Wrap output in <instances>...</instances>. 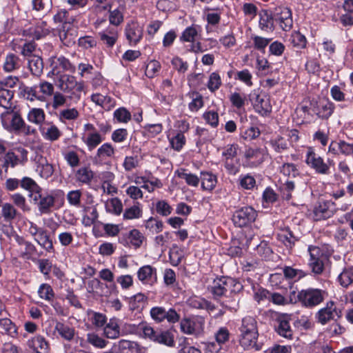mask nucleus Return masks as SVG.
Returning a JSON list of instances; mask_svg holds the SVG:
<instances>
[{"instance_id":"1","label":"nucleus","mask_w":353,"mask_h":353,"mask_svg":"<svg viewBox=\"0 0 353 353\" xmlns=\"http://www.w3.org/2000/svg\"><path fill=\"white\" fill-rule=\"evenodd\" d=\"M238 342L244 350L259 351L262 345L258 343L259 331L257 321L252 316H244L238 326Z\"/></svg>"},{"instance_id":"2","label":"nucleus","mask_w":353,"mask_h":353,"mask_svg":"<svg viewBox=\"0 0 353 353\" xmlns=\"http://www.w3.org/2000/svg\"><path fill=\"white\" fill-rule=\"evenodd\" d=\"M3 127L10 131L21 132L24 135L34 134L37 130L30 125H27L21 115L13 110H7L1 114Z\"/></svg>"},{"instance_id":"3","label":"nucleus","mask_w":353,"mask_h":353,"mask_svg":"<svg viewBox=\"0 0 353 353\" xmlns=\"http://www.w3.org/2000/svg\"><path fill=\"white\" fill-rule=\"evenodd\" d=\"M242 290L243 285L238 281L231 277L222 276L214 281L210 292L214 299H219L223 296H225L228 292L236 293L241 292Z\"/></svg>"},{"instance_id":"4","label":"nucleus","mask_w":353,"mask_h":353,"mask_svg":"<svg viewBox=\"0 0 353 353\" xmlns=\"http://www.w3.org/2000/svg\"><path fill=\"white\" fill-rule=\"evenodd\" d=\"M327 296V293L325 291L312 288L302 290L297 294L299 302L307 308H312L319 305Z\"/></svg>"},{"instance_id":"5","label":"nucleus","mask_w":353,"mask_h":353,"mask_svg":"<svg viewBox=\"0 0 353 353\" xmlns=\"http://www.w3.org/2000/svg\"><path fill=\"white\" fill-rule=\"evenodd\" d=\"M58 87L63 92L69 94L70 99H80V92L83 89V83L78 82L74 76L61 75L58 79Z\"/></svg>"},{"instance_id":"6","label":"nucleus","mask_w":353,"mask_h":353,"mask_svg":"<svg viewBox=\"0 0 353 353\" xmlns=\"http://www.w3.org/2000/svg\"><path fill=\"white\" fill-rule=\"evenodd\" d=\"M143 332L145 336L155 343L169 347H173L175 345L174 336L170 330H154L150 326H145L143 328Z\"/></svg>"},{"instance_id":"7","label":"nucleus","mask_w":353,"mask_h":353,"mask_svg":"<svg viewBox=\"0 0 353 353\" xmlns=\"http://www.w3.org/2000/svg\"><path fill=\"white\" fill-rule=\"evenodd\" d=\"M305 162L319 174L327 175L330 174V165L315 152L312 147L307 148Z\"/></svg>"},{"instance_id":"8","label":"nucleus","mask_w":353,"mask_h":353,"mask_svg":"<svg viewBox=\"0 0 353 353\" xmlns=\"http://www.w3.org/2000/svg\"><path fill=\"white\" fill-rule=\"evenodd\" d=\"M256 217L257 212L252 207L245 206L234 212L232 221L236 226L242 228L254 223Z\"/></svg>"},{"instance_id":"9","label":"nucleus","mask_w":353,"mask_h":353,"mask_svg":"<svg viewBox=\"0 0 353 353\" xmlns=\"http://www.w3.org/2000/svg\"><path fill=\"white\" fill-rule=\"evenodd\" d=\"M275 23L283 31H290L293 26V19L291 10L285 6L276 7L274 10Z\"/></svg>"},{"instance_id":"10","label":"nucleus","mask_w":353,"mask_h":353,"mask_svg":"<svg viewBox=\"0 0 353 353\" xmlns=\"http://www.w3.org/2000/svg\"><path fill=\"white\" fill-rule=\"evenodd\" d=\"M31 199L41 214L51 213L55 205V197L50 194H42L41 191L34 194Z\"/></svg>"},{"instance_id":"11","label":"nucleus","mask_w":353,"mask_h":353,"mask_svg":"<svg viewBox=\"0 0 353 353\" xmlns=\"http://www.w3.org/2000/svg\"><path fill=\"white\" fill-rule=\"evenodd\" d=\"M290 316L288 314H281L274 321V330L281 337L292 339L294 331L290 324Z\"/></svg>"},{"instance_id":"12","label":"nucleus","mask_w":353,"mask_h":353,"mask_svg":"<svg viewBox=\"0 0 353 353\" xmlns=\"http://www.w3.org/2000/svg\"><path fill=\"white\" fill-rule=\"evenodd\" d=\"M310 105L312 111L321 119H328L335 109L334 104L328 99H323L319 102L312 101Z\"/></svg>"},{"instance_id":"13","label":"nucleus","mask_w":353,"mask_h":353,"mask_svg":"<svg viewBox=\"0 0 353 353\" xmlns=\"http://www.w3.org/2000/svg\"><path fill=\"white\" fill-rule=\"evenodd\" d=\"M253 107L256 112L263 117H267L272 112V106L269 98L265 94L254 93L251 95Z\"/></svg>"},{"instance_id":"14","label":"nucleus","mask_w":353,"mask_h":353,"mask_svg":"<svg viewBox=\"0 0 353 353\" xmlns=\"http://www.w3.org/2000/svg\"><path fill=\"white\" fill-rule=\"evenodd\" d=\"M144 239L139 230L133 229L129 232L123 233L119 238V242L124 246L132 245L137 249L141 247Z\"/></svg>"},{"instance_id":"15","label":"nucleus","mask_w":353,"mask_h":353,"mask_svg":"<svg viewBox=\"0 0 353 353\" xmlns=\"http://www.w3.org/2000/svg\"><path fill=\"white\" fill-rule=\"evenodd\" d=\"M341 311L337 310L334 301H329L326 306L321 309L316 314L318 321L323 325L327 323L329 321L334 319L335 317H340Z\"/></svg>"},{"instance_id":"16","label":"nucleus","mask_w":353,"mask_h":353,"mask_svg":"<svg viewBox=\"0 0 353 353\" xmlns=\"http://www.w3.org/2000/svg\"><path fill=\"white\" fill-rule=\"evenodd\" d=\"M334 205L331 201L319 202L314 208L313 219L317 221L331 217L334 212Z\"/></svg>"},{"instance_id":"17","label":"nucleus","mask_w":353,"mask_h":353,"mask_svg":"<svg viewBox=\"0 0 353 353\" xmlns=\"http://www.w3.org/2000/svg\"><path fill=\"white\" fill-rule=\"evenodd\" d=\"M27 346L36 353H50V346L46 338L40 334L27 341Z\"/></svg>"},{"instance_id":"18","label":"nucleus","mask_w":353,"mask_h":353,"mask_svg":"<svg viewBox=\"0 0 353 353\" xmlns=\"http://www.w3.org/2000/svg\"><path fill=\"white\" fill-rule=\"evenodd\" d=\"M118 353H142L141 345L136 341L121 339L114 343Z\"/></svg>"},{"instance_id":"19","label":"nucleus","mask_w":353,"mask_h":353,"mask_svg":"<svg viewBox=\"0 0 353 353\" xmlns=\"http://www.w3.org/2000/svg\"><path fill=\"white\" fill-rule=\"evenodd\" d=\"M125 36L131 44L136 45L143 37V29L137 23L132 22L126 26Z\"/></svg>"},{"instance_id":"20","label":"nucleus","mask_w":353,"mask_h":353,"mask_svg":"<svg viewBox=\"0 0 353 353\" xmlns=\"http://www.w3.org/2000/svg\"><path fill=\"white\" fill-rule=\"evenodd\" d=\"M274 12L270 13L267 10H263L259 13V28L263 31L272 32L274 30Z\"/></svg>"},{"instance_id":"21","label":"nucleus","mask_w":353,"mask_h":353,"mask_svg":"<svg viewBox=\"0 0 353 353\" xmlns=\"http://www.w3.org/2000/svg\"><path fill=\"white\" fill-rule=\"evenodd\" d=\"M94 174L89 166L79 168L75 174V181L81 185H90L94 179Z\"/></svg>"},{"instance_id":"22","label":"nucleus","mask_w":353,"mask_h":353,"mask_svg":"<svg viewBox=\"0 0 353 353\" xmlns=\"http://www.w3.org/2000/svg\"><path fill=\"white\" fill-rule=\"evenodd\" d=\"M276 239L289 249H292L296 242L299 241V238L294 234L289 228L281 230L277 234Z\"/></svg>"},{"instance_id":"23","label":"nucleus","mask_w":353,"mask_h":353,"mask_svg":"<svg viewBox=\"0 0 353 353\" xmlns=\"http://www.w3.org/2000/svg\"><path fill=\"white\" fill-rule=\"evenodd\" d=\"M34 241L46 252H54L52 240L50 239L48 231L45 228L34 239Z\"/></svg>"},{"instance_id":"24","label":"nucleus","mask_w":353,"mask_h":353,"mask_svg":"<svg viewBox=\"0 0 353 353\" xmlns=\"http://www.w3.org/2000/svg\"><path fill=\"white\" fill-rule=\"evenodd\" d=\"M138 279L143 283L152 282L153 278L157 280V269L150 265L140 268L137 272Z\"/></svg>"},{"instance_id":"25","label":"nucleus","mask_w":353,"mask_h":353,"mask_svg":"<svg viewBox=\"0 0 353 353\" xmlns=\"http://www.w3.org/2000/svg\"><path fill=\"white\" fill-rule=\"evenodd\" d=\"M52 72L54 74H58L61 72L59 68H62L63 71H68L70 72H75V67L70 63L69 59H66L63 56L57 58V60L54 61L52 63Z\"/></svg>"},{"instance_id":"26","label":"nucleus","mask_w":353,"mask_h":353,"mask_svg":"<svg viewBox=\"0 0 353 353\" xmlns=\"http://www.w3.org/2000/svg\"><path fill=\"white\" fill-rule=\"evenodd\" d=\"M91 100L96 105L102 107L105 110L109 111L115 106V101L110 96H104L99 93L93 94Z\"/></svg>"},{"instance_id":"27","label":"nucleus","mask_w":353,"mask_h":353,"mask_svg":"<svg viewBox=\"0 0 353 353\" xmlns=\"http://www.w3.org/2000/svg\"><path fill=\"white\" fill-rule=\"evenodd\" d=\"M174 174L177 177L184 179L187 185L196 188L199 184L200 177L194 174L188 172L186 169L181 168L176 170Z\"/></svg>"},{"instance_id":"28","label":"nucleus","mask_w":353,"mask_h":353,"mask_svg":"<svg viewBox=\"0 0 353 353\" xmlns=\"http://www.w3.org/2000/svg\"><path fill=\"white\" fill-rule=\"evenodd\" d=\"M20 186L21 188L28 191V196L32 199L34 194L42 191L41 188L30 177L24 176L20 180Z\"/></svg>"},{"instance_id":"29","label":"nucleus","mask_w":353,"mask_h":353,"mask_svg":"<svg viewBox=\"0 0 353 353\" xmlns=\"http://www.w3.org/2000/svg\"><path fill=\"white\" fill-rule=\"evenodd\" d=\"M200 180L201 181V188L203 190H213L217 183V177L210 172H201Z\"/></svg>"},{"instance_id":"30","label":"nucleus","mask_w":353,"mask_h":353,"mask_svg":"<svg viewBox=\"0 0 353 353\" xmlns=\"http://www.w3.org/2000/svg\"><path fill=\"white\" fill-rule=\"evenodd\" d=\"M148 297L143 293H137L129 299V308L130 310H142L148 303Z\"/></svg>"},{"instance_id":"31","label":"nucleus","mask_w":353,"mask_h":353,"mask_svg":"<svg viewBox=\"0 0 353 353\" xmlns=\"http://www.w3.org/2000/svg\"><path fill=\"white\" fill-rule=\"evenodd\" d=\"M27 119L30 123L41 126L46 119V114L42 108H31L28 114Z\"/></svg>"},{"instance_id":"32","label":"nucleus","mask_w":353,"mask_h":353,"mask_svg":"<svg viewBox=\"0 0 353 353\" xmlns=\"http://www.w3.org/2000/svg\"><path fill=\"white\" fill-rule=\"evenodd\" d=\"M54 330L63 339L70 341L74 339L75 330L73 327L61 322H57Z\"/></svg>"},{"instance_id":"33","label":"nucleus","mask_w":353,"mask_h":353,"mask_svg":"<svg viewBox=\"0 0 353 353\" xmlns=\"http://www.w3.org/2000/svg\"><path fill=\"white\" fill-rule=\"evenodd\" d=\"M101 40L108 48H112L118 39L117 31L115 28H108L106 30L99 33Z\"/></svg>"},{"instance_id":"34","label":"nucleus","mask_w":353,"mask_h":353,"mask_svg":"<svg viewBox=\"0 0 353 353\" xmlns=\"http://www.w3.org/2000/svg\"><path fill=\"white\" fill-rule=\"evenodd\" d=\"M81 139L84 143L87 145L88 150L92 151L97 145H99L103 141V137L101 134L99 133L93 134H83Z\"/></svg>"},{"instance_id":"35","label":"nucleus","mask_w":353,"mask_h":353,"mask_svg":"<svg viewBox=\"0 0 353 353\" xmlns=\"http://www.w3.org/2000/svg\"><path fill=\"white\" fill-rule=\"evenodd\" d=\"M104 334L108 339H115L120 335V327L117 319H111L103 330Z\"/></svg>"},{"instance_id":"36","label":"nucleus","mask_w":353,"mask_h":353,"mask_svg":"<svg viewBox=\"0 0 353 353\" xmlns=\"http://www.w3.org/2000/svg\"><path fill=\"white\" fill-rule=\"evenodd\" d=\"M0 327L3 330V333L12 338H17L18 336V327L10 319H0Z\"/></svg>"},{"instance_id":"37","label":"nucleus","mask_w":353,"mask_h":353,"mask_svg":"<svg viewBox=\"0 0 353 353\" xmlns=\"http://www.w3.org/2000/svg\"><path fill=\"white\" fill-rule=\"evenodd\" d=\"M50 126L47 128H40L43 137L50 141H55L58 140L62 133L60 130L52 123H48Z\"/></svg>"},{"instance_id":"38","label":"nucleus","mask_w":353,"mask_h":353,"mask_svg":"<svg viewBox=\"0 0 353 353\" xmlns=\"http://www.w3.org/2000/svg\"><path fill=\"white\" fill-rule=\"evenodd\" d=\"M52 28H51L46 21H38L35 26L32 35L35 39H40L48 35Z\"/></svg>"},{"instance_id":"39","label":"nucleus","mask_w":353,"mask_h":353,"mask_svg":"<svg viewBox=\"0 0 353 353\" xmlns=\"http://www.w3.org/2000/svg\"><path fill=\"white\" fill-rule=\"evenodd\" d=\"M28 67L31 72L35 76H40L43 72V60L39 55L32 56L28 59Z\"/></svg>"},{"instance_id":"40","label":"nucleus","mask_w":353,"mask_h":353,"mask_svg":"<svg viewBox=\"0 0 353 353\" xmlns=\"http://www.w3.org/2000/svg\"><path fill=\"white\" fill-rule=\"evenodd\" d=\"M338 281L343 288H347L353 283V267L347 266L343 268L338 276Z\"/></svg>"},{"instance_id":"41","label":"nucleus","mask_w":353,"mask_h":353,"mask_svg":"<svg viewBox=\"0 0 353 353\" xmlns=\"http://www.w3.org/2000/svg\"><path fill=\"white\" fill-rule=\"evenodd\" d=\"M236 293H230V296L225 295V299L221 301V305L223 307L231 311L236 312L239 309V299Z\"/></svg>"},{"instance_id":"42","label":"nucleus","mask_w":353,"mask_h":353,"mask_svg":"<svg viewBox=\"0 0 353 353\" xmlns=\"http://www.w3.org/2000/svg\"><path fill=\"white\" fill-rule=\"evenodd\" d=\"M18 214L17 209L10 203H4L1 205V215L7 222H11Z\"/></svg>"},{"instance_id":"43","label":"nucleus","mask_w":353,"mask_h":353,"mask_svg":"<svg viewBox=\"0 0 353 353\" xmlns=\"http://www.w3.org/2000/svg\"><path fill=\"white\" fill-rule=\"evenodd\" d=\"M199 30H201V27L197 25H192L186 28L180 37L181 41L185 42H193L198 35Z\"/></svg>"},{"instance_id":"44","label":"nucleus","mask_w":353,"mask_h":353,"mask_svg":"<svg viewBox=\"0 0 353 353\" xmlns=\"http://www.w3.org/2000/svg\"><path fill=\"white\" fill-rule=\"evenodd\" d=\"M114 154V149L110 143H105L101 145L97 150L95 159L99 161L112 157Z\"/></svg>"},{"instance_id":"45","label":"nucleus","mask_w":353,"mask_h":353,"mask_svg":"<svg viewBox=\"0 0 353 353\" xmlns=\"http://www.w3.org/2000/svg\"><path fill=\"white\" fill-rule=\"evenodd\" d=\"M17 241L19 245H24L25 250L22 255L29 259L37 252L36 246L30 241H26L23 237L17 236Z\"/></svg>"},{"instance_id":"46","label":"nucleus","mask_w":353,"mask_h":353,"mask_svg":"<svg viewBox=\"0 0 353 353\" xmlns=\"http://www.w3.org/2000/svg\"><path fill=\"white\" fill-rule=\"evenodd\" d=\"M244 157L247 161H252L253 163H260L263 161L261 150L259 148H246Z\"/></svg>"},{"instance_id":"47","label":"nucleus","mask_w":353,"mask_h":353,"mask_svg":"<svg viewBox=\"0 0 353 353\" xmlns=\"http://www.w3.org/2000/svg\"><path fill=\"white\" fill-rule=\"evenodd\" d=\"M14 96V92L8 88L0 86V105L9 109L11 106V100Z\"/></svg>"},{"instance_id":"48","label":"nucleus","mask_w":353,"mask_h":353,"mask_svg":"<svg viewBox=\"0 0 353 353\" xmlns=\"http://www.w3.org/2000/svg\"><path fill=\"white\" fill-rule=\"evenodd\" d=\"M19 67L20 59L17 55L11 53L6 56L3 66L6 71L12 72Z\"/></svg>"},{"instance_id":"49","label":"nucleus","mask_w":353,"mask_h":353,"mask_svg":"<svg viewBox=\"0 0 353 353\" xmlns=\"http://www.w3.org/2000/svg\"><path fill=\"white\" fill-rule=\"evenodd\" d=\"M257 254L265 260H272L274 252L268 243L265 241H261L256 246Z\"/></svg>"},{"instance_id":"50","label":"nucleus","mask_w":353,"mask_h":353,"mask_svg":"<svg viewBox=\"0 0 353 353\" xmlns=\"http://www.w3.org/2000/svg\"><path fill=\"white\" fill-rule=\"evenodd\" d=\"M239 184L243 190H251L256 186V179L251 174H241L239 179Z\"/></svg>"},{"instance_id":"51","label":"nucleus","mask_w":353,"mask_h":353,"mask_svg":"<svg viewBox=\"0 0 353 353\" xmlns=\"http://www.w3.org/2000/svg\"><path fill=\"white\" fill-rule=\"evenodd\" d=\"M270 144L276 152H282L288 149V141L281 136H278L270 141Z\"/></svg>"},{"instance_id":"52","label":"nucleus","mask_w":353,"mask_h":353,"mask_svg":"<svg viewBox=\"0 0 353 353\" xmlns=\"http://www.w3.org/2000/svg\"><path fill=\"white\" fill-rule=\"evenodd\" d=\"M290 43L292 45L299 49H304L307 46V39L299 31L292 32L290 37Z\"/></svg>"},{"instance_id":"53","label":"nucleus","mask_w":353,"mask_h":353,"mask_svg":"<svg viewBox=\"0 0 353 353\" xmlns=\"http://www.w3.org/2000/svg\"><path fill=\"white\" fill-rule=\"evenodd\" d=\"M280 172L288 177H296L299 175L297 166L292 163H285L280 167Z\"/></svg>"},{"instance_id":"54","label":"nucleus","mask_w":353,"mask_h":353,"mask_svg":"<svg viewBox=\"0 0 353 353\" xmlns=\"http://www.w3.org/2000/svg\"><path fill=\"white\" fill-rule=\"evenodd\" d=\"M142 216V210L140 208V203H137L136 205H132L129 208H126L123 213V218L125 219H139Z\"/></svg>"},{"instance_id":"55","label":"nucleus","mask_w":353,"mask_h":353,"mask_svg":"<svg viewBox=\"0 0 353 353\" xmlns=\"http://www.w3.org/2000/svg\"><path fill=\"white\" fill-rule=\"evenodd\" d=\"M195 322L190 318H183L180 322V330L185 334H194L196 332Z\"/></svg>"},{"instance_id":"56","label":"nucleus","mask_w":353,"mask_h":353,"mask_svg":"<svg viewBox=\"0 0 353 353\" xmlns=\"http://www.w3.org/2000/svg\"><path fill=\"white\" fill-rule=\"evenodd\" d=\"M284 276L287 279L299 280L306 276V273L301 270L294 269L290 266L283 268Z\"/></svg>"},{"instance_id":"57","label":"nucleus","mask_w":353,"mask_h":353,"mask_svg":"<svg viewBox=\"0 0 353 353\" xmlns=\"http://www.w3.org/2000/svg\"><path fill=\"white\" fill-rule=\"evenodd\" d=\"M10 198L13 203L19 208H20L23 212H28L30 210V208L27 204L25 196L21 194H13L11 195Z\"/></svg>"},{"instance_id":"58","label":"nucleus","mask_w":353,"mask_h":353,"mask_svg":"<svg viewBox=\"0 0 353 353\" xmlns=\"http://www.w3.org/2000/svg\"><path fill=\"white\" fill-rule=\"evenodd\" d=\"M146 229L152 233H159L163 230V223L161 221H157L155 218L150 217L145 223Z\"/></svg>"},{"instance_id":"59","label":"nucleus","mask_w":353,"mask_h":353,"mask_svg":"<svg viewBox=\"0 0 353 353\" xmlns=\"http://www.w3.org/2000/svg\"><path fill=\"white\" fill-rule=\"evenodd\" d=\"M38 294L40 298L50 301L54 297V292L52 287L47 283H43L38 290Z\"/></svg>"},{"instance_id":"60","label":"nucleus","mask_w":353,"mask_h":353,"mask_svg":"<svg viewBox=\"0 0 353 353\" xmlns=\"http://www.w3.org/2000/svg\"><path fill=\"white\" fill-rule=\"evenodd\" d=\"M229 99L234 107L241 110L245 106L246 97L244 94L234 92L230 94Z\"/></svg>"},{"instance_id":"61","label":"nucleus","mask_w":353,"mask_h":353,"mask_svg":"<svg viewBox=\"0 0 353 353\" xmlns=\"http://www.w3.org/2000/svg\"><path fill=\"white\" fill-rule=\"evenodd\" d=\"M79 117V111L76 108L65 109L59 112V118L62 122L65 120L73 121Z\"/></svg>"},{"instance_id":"62","label":"nucleus","mask_w":353,"mask_h":353,"mask_svg":"<svg viewBox=\"0 0 353 353\" xmlns=\"http://www.w3.org/2000/svg\"><path fill=\"white\" fill-rule=\"evenodd\" d=\"M123 8L120 7L113 10H110L109 21L112 25L117 26L123 22Z\"/></svg>"},{"instance_id":"63","label":"nucleus","mask_w":353,"mask_h":353,"mask_svg":"<svg viewBox=\"0 0 353 353\" xmlns=\"http://www.w3.org/2000/svg\"><path fill=\"white\" fill-rule=\"evenodd\" d=\"M19 163V157L13 152H8L3 157V164L2 166L5 168V171L7 172L9 166L14 168Z\"/></svg>"},{"instance_id":"64","label":"nucleus","mask_w":353,"mask_h":353,"mask_svg":"<svg viewBox=\"0 0 353 353\" xmlns=\"http://www.w3.org/2000/svg\"><path fill=\"white\" fill-rule=\"evenodd\" d=\"M131 117L130 112L123 107L117 109L114 112V118L119 123H128Z\"/></svg>"}]
</instances>
